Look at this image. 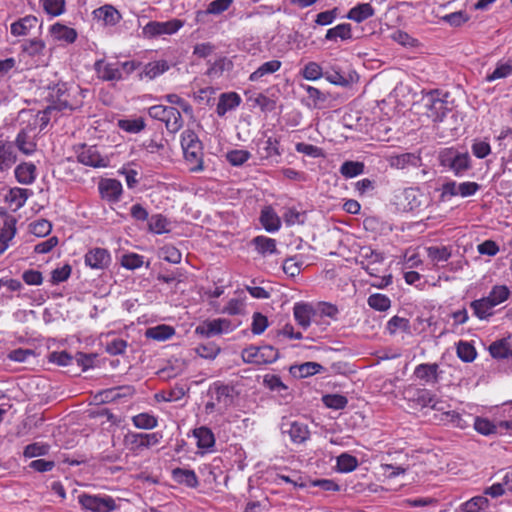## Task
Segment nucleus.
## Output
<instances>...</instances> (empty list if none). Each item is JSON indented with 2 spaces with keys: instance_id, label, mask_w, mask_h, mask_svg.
<instances>
[{
  "instance_id": "nucleus-1",
  "label": "nucleus",
  "mask_w": 512,
  "mask_h": 512,
  "mask_svg": "<svg viewBox=\"0 0 512 512\" xmlns=\"http://www.w3.org/2000/svg\"><path fill=\"white\" fill-rule=\"evenodd\" d=\"M87 90L79 86L68 87L66 83L59 82L50 87L48 100L50 104L45 109V114L60 111H74L83 106V99Z\"/></svg>"
},
{
  "instance_id": "nucleus-2",
  "label": "nucleus",
  "mask_w": 512,
  "mask_h": 512,
  "mask_svg": "<svg viewBox=\"0 0 512 512\" xmlns=\"http://www.w3.org/2000/svg\"><path fill=\"white\" fill-rule=\"evenodd\" d=\"M181 147L190 171L200 172L203 165V144L195 131L186 129L181 134Z\"/></svg>"
},
{
  "instance_id": "nucleus-3",
  "label": "nucleus",
  "mask_w": 512,
  "mask_h": 512,
  "mask_svg": "<svg viewBox=\"0 0 512 512\" xmlns=\"http://www.w3.org/2000/svg\"><path fill=\"white\" fill-rule=\"evenodd\" d=\"M148 115L165 124L169 133H177L184 124L180 111L173 106L153 105L148 108Z\"/></svg>"
},
{
  "instance_id": "nucleus-4",
  "label": "nucleus",
  "mask_w": 512,
  "mask_h": 512,
  "mask_svg": "<svg viewBox=\"0 0 512 512\" xmlns=\"http://www.w3.org/2000/svg\"><path fill=\"white\" fill-rule=\"evenodd\" d=\"M162 439L160 432L139 433L128 432L123 438L124 447L134 455L140 454L145 449L158 445Z\"/></svg>"
},
{
  "instance_id": "nucleus-5",
  "label": "nucleus",
  "mask_w": 512,
  "mask_h": 512,
  "mask_svg": "<svg viewBox=\"0 0 512 512\" xmlns=\"http://www.w3.org/2000/svg\"><path fill=\"white\" fill-rule=\"evenodd\" d=\"M241 356L246 363L265 365L275 362L279 352L271 345L249 346L242 350Z\"/></svg>"
},
{
  "instance_id": "nucleus-6",
  "label": "nucleus",
  "mask_w": 512,
  "mask_h": 512,
  "mask_svg": "<svg viewBox=\"0 0 512 512\" xmlns=\"http://www.w3.org/2000/svg\"><path fill=\"white\" fill-rule=\"evenodd\" d=\"M236 325H233L229 319L216 318L213 320H205L195 328L197 335L210 338L223 333L233 331Z\"/></svg>"
},
{
  "instance_id": "nucleus-7",
  "label": "nucleus",
  "mask_w": 512,
  "mask_h": 512,
  "mask_svg": "<svg viewBox=\"0 0 512 512\" xmlns=\"http://www.w3.org/2000/svg\"><path fill=\"white\" fill-rule=\"evenodd\" d=\"M423 105L427 110V116L434 122L443 121L449 108L447 102L440 98L438 91H431L423 97Z\"/></svg>"
},
{
  "instance_id": "nucleus-8",
  "label": "nucleus",
  "mask_w": 512,
  "mask_h": 512,
  "mask_svg": "<svg viewBox=\"0 0 512 512\" xmlns=\"http://www.w3.org/2000/svg\"><path fill=\"white\" fill-rule=\"evenodd\" d=\"M183 21L171 19L165 22L150 21L143 27V34L146 37L154 38L160 35H171L183 27Z\"/></svg>"
},
{
  "instance_id": "nucleus-9",
  "label": "nucleus",
  "mask_w": 512,
  "mask_h": 512,
  "mask_svg": "<svg viewBox=\"0 0 512 512\" xmlns=\"http://www.w3.org/2000/svg\"><path fill=\"white\" fill-rule=\"evenodd\" d=\"M81 506L91 512H111L116 508L115 501L111 497L83 494L79 496Z\"/></svg>"
},
{
  "instance_id": "nucleus-10",
  "label": "nucleus",
  "mask_w": 512,
  "mask_h": 512,
  "mask_svg": "<svg viewBox=\"0 0 512 512\" xmlns=\"http://www.w3.org/2000/svg\"><path fill=\"white\" fill-rule=\"evenodd\" d=\"M280 428L283 434L289 435L293 443H303L310 436V431L307 425L302 422L283 419Z\"/></svg>"
},
{
  "instance_id": "nucleus-11",
  "label": "nucleus",
  "mask_w": 512,
  "mask_h": 512,
  "mask_svg": "<svg viewBox=\"0 0 512 512\" xmlns=\"http://www.w3.org/2000/svg\"><path fill=\"white\" fill-rule=\"evenodd\" d=\"M94 70L97 77L102 81H120L123 79L118 63H110L104 59H99L94 63Z\"/></svg>"
},
{
  "instance_id": "nucleus-12",
  "label": "nucleus",
  "mask_w": 512,
  "mask_h": 512,
  "mask_svg": "<svg viewBox=\"0 0 512 512\" xmlns=\"http://www.w3.org/2000/svg\"><path fill=\"white\" fill-rule=\"evenodd\" d=\"M389 164L396 169L418 168L422 166L421 152H406L398 155L390 156Z\"/></svg>"
},
{
  "instance_id": "nucleus-13",
  "label": "nucleus",
  "mask_w": 512,
  "mask_h": 512,
  "mask_svg": "<svg viewBox=\"0 0 512 512\" xmlns=\"http://www.w3.org/2000/svg\"><path fill=\"white\" fill-rule=\"evenodd\" d=\"M209 393L211 398L216 401L218 406L227 408L231 406L235 398L234 387L216 382L211 386Z\"/></svg>"
},
{
  "instance_id": "nucleus-14",
  "label": "nucleus",
  "mask_w": 512,
  "mask_h": 512,
  "mask_svg": "<svg viewBox=\"0 0 512 512\" xmlns=\"http://www.w3.org/2000/svg\"><path fill=\"white\" fill-rule=\"evenodd\" d=\"M439 365L437 363H422L415 367L414 376L425 384H436L441 378Z\"/></svg>"
},
{
  "instance_id": "nucleus-15",
  "label": "nucleus",
  "mask_w": 512,
  "mask_h": 512,
  "mask_svg": "<svg viewBox=\"0 0 512 512\" xmlns=\"http://www.w3.org/2000/svg\"><path fill=\"white\" fill-rule=\"evenodd\" d=\"M110 262V253L104 248H93L85 255V264L93 269H105Z\"/></svg>"
},
{
  "instance_id": "nucleus-16",
  "label": "nucleus",
  "mask_w": 512,
  "mask_h": 512,
  "mask_svg": "<svg viewBox=\"0 0 512 512\" xmlns=\"http://www.w3.org/2000/svg\"><path fill=\"white\" fill-rule=\"evenodd\" d=\"M77 159L80 163L91 167H105L107 162L100 155L96 146H83L78 153Z\"/></svg>"
},
{
  "instance_id": "nucleus-17",
  "label": "nucleus",
  "mask_w": 512,
  "mask_h": 512,
  "mask_svg": "<svg viewBox=\"0 0 512 512\" xmlns=\"http://www.w3.org/2000/svg\"><path fill=\"white\" fill-rule=\"evenodd\" d=\"M98 188L102 198L110 202L119 201L122 194V184L116 179H102Z\"/></svg>"
},
{
  "instance_id": "nucleus-18",
  "label": "nucleus",
  "mask_w": 512,
  "mask_h": 512,
  "mask_svg": "<svg viewBox=\"0 0 512 512\" xmlns=\"http://www.w3.org/2000/svg\"><path fill=\"white\" fill-rule=\"evenodd\" d=\"M314 314L315 310L309 303L298 302L293 307L295 321L304 330L310 326L311 318Z\"/></svg>"
},
{
  "instance_id": "nucleus-19",
  "label": "nucleus",
  "mask_w": 512,
  "mask_h": 512,
  "mask_svg": "<svg viewBox=\"0 0 512 512\" xmlns=\"http://www.w3.org/2000/svg\"><path fill=\"white\" fill-rule=\"evenodd\" d=\"M241 104V97L236 92L222 93L216 107V113L223 117L228 111L236 109Z\"/></svg>"
},
{
  "instance_id": "nucleus-20",
  "label": "nucleus",
  "mask_w": 512,
  "mask_h": 512,
  "mask_svg": "<svg viewBox=\"0 0 512 512\" xmlns=\"http://www.w3.org/2000/svg\"><path fill=\"white\" fill-rule=\"evenodd\" d=\"M233 0H214L209 3L206 10H199L196 12L195 20L197 23H205V18L209 14L219 15L228 10Z\"/></svg>"
},
{
  "instance_id": "nucleus-21",
  "label": "nucleus",
  "mask_w": 512,
  "mask_h": 512,
  "mask_svg": "<svg viewBox=\"0 0 512 512\" xmlns=\"http://www.w3.org/2000/svg\"><path fill=\"white\" fill-rule=\"evenodd\" d=\"M260 223L270 233L278 231L281 227V219L271 206H265L262 209Z\"/></svg>"
},
{
  "instance_id": "nucleus-22",
  "label": "nucleus",
  "mask_w": 512,
  "mask_h": 512,
  "mask_svg": "<svg viewBox=\"0 0 512 512\" xmlns=\"http://www.w3.org/2000/svg\"><path fill=\"white\" fill-rule=\"evenodd\" d=\"M38 24V18L33 15H27L13 22L10 27L11 34L15 37L26 36L31 29Z\"/></svg>"
},
{
  "instance_id": "nucleus-23",
  "label": "nucleus",
  "mask_w": 512,
  "mask_h": 512,
  "mask_svg": "<svg viewBox=\"0 0 512 512\" xmlns=\"http://www.w3.org/2000/svg\"><path fill=\"white\" fill-rule=\"evenodd\" d=\"M282 66L281 61L273 59L262 63L254 72L249 76L251 82H258L264 80L265 77L279 71Z\"/></svg>"
},
{
  "instance_id": "nucleus-24",
  "label": "nucleus",
  "mask_w": 512,
  "mask_h": 512,
  "mask_svg": "<svg viewBox=\"0 0 512 512\" xmlns=\"http://www.w3.org/2000/svg\"><path fill=\"white\" fill-rule=\"evenodd\" d=\"M17 156L11 143L0 140V172L8 171L16 162Z\"/></svg>"
},
{
  "instance_id": "nucleus-25",
  "label": "nucleus",
  "mask_w": 512,
  "mask_h": 512,
  "mask_svg": "<svg viewBox=\"0 0 512 512\" xmlns=\"http://www.w3.org/2000/svg\"><path fill=\"white\" fill-rule=\"evenodd\" d=\"M95 18L102 20L105 25L114 26L121 20V14L112 5H103L93 12Z\"/></svg>"
},
{
  "instance_id": "nucleus-26",
  "label": "nucleus",
  "mask_w": 512,
  "mask_h": 512,
  "mask_svg": "<svg viewBox=\"0 0 512 512\" xmlns=\"http://www.w3.org/2000/svg\"><path fill=\"white\" fill-rule=\"evenodd\" d=\"M495 306L487 297H483L477 300H474L470 303V308L473 311V314L479 320H488L489 317L493 315V308Z\"/></svg>"
},
{
  "instance_id": "nucleus-27",
  "label": "nucleus",
  "mask_w": 512,
  "mask_h": 512,
  "mask_svg": "<svg viewBox=\"0 0 512 512\" xmlns=\"http://www.w3.org/2000/svg\"><path fill=\"white\" fill-rule=\"evenodd\" d=\"M50 33L54 39L66 43H73L77 39V31L61 23L53 24L50 28Z\"/></svg>"
},
{
  "instance_id": "nucleus-28",
  "label": "nucleus",
  "mask_w": 512,
  "mask_h": 512,
  "mask_svg": "<svg viewBox=\"0 0 512 512\" xmlns=\"http://www.w3.org/2000/svg\"><path fill=\"white\" fill-rule=\"evenodd\" d=\"M30 195H32L31 190L14 187L10 189L6 196V202L10 205H14L13 211H17L25 205Z\"/></svg>"
},
{
  "instance_id": "nucleus-29",
  "label": "nucleus",
  "mask_w": 512,
  "mask_h": 512,
  "mask_svg": "<svg viewBox=\"0 0 512 512\" xmlns=\"http://www.w3.org/2000/svg\"><path fill=\"white\" fill-rule=\"evenodd\" d=\"M15 177L21 184H32L36 178V166L28 162L19 164L15 169Z\"/></svg>"
},
{
  "instance_id": "nucleus-30",
  "label": "nucleus",
  "mask_w": 512,
  "mask_h": 512,
  "mask_svg": "<svg viewBox=\"0 0 512 512\" xmlns=\"http://www.w3.org/2000/svg\"><path fill=\"white\" fill-rule=\"evenodd\" d=\"M172 478L178 484H184L190 488H196L199 485L198 477L193 470L175 468L172 470Z\"/></svg>"
},
{
  "instance_id": "nucleus-31",
  "label": "nucleus",
  "mask_w": 512,
  "mask_h": 512,
  "mask_svg": "<svg viewBox=\"0 0 512 512\" xmlns=\"http://www.w3.org/2000/svg\"><path fill=\"white\" fill-rule=\"evenodd\" d=\"M193 435L197 439L199 449L209 450L215 445V436L211 429L201 426L193 430Z\"/></svg>"
},
{
  "instance_id": "nucleus-32",
  "label": "nucleus",
  "mask_w": 512,
  "mask_h": 512,
  "mask_svg": "<svg viewBox=\"0 0 512 512\" xmlns=\"http://www.w3.org/2000/svg\"><path fill=\"white\" fill-rule=\"evenodd\" d=\"M359 257L361 258L360 263L365 270H369L370 265L382 264L384 261L383 254L370 247L361 248Z\"/></svg>"
},
{
  "instance_id": "nucleus-33",
  "label": "nucleus",
  "mask_w": 512,
  "mask_h": 512,
  "mask_svg": "<svg viewBox=\"0 0 512 512\" xmlns=\"http://www.w3.org/2000/svg\"><path fill=\"white\" fill-rule=\"evenodd\" d=\"M15 225L16 219L14 217L5 220L4 227L0 230V255L8 248V242L15 236Z\"/></svg>"
},
{
  "instance_id": "nucleus-34",
  "label": "nucleus",
  "mask_w": 512,
  "mask_h": 512,
  "mask_svg": "<svg viewBox=\"0 0 512 512\" xmlns=\"http://www.w3.org/2000/svg\"><path fill=\"white\" fill-rule=\"evenodd\" d=\"M175 334V329L166 324L150 327L146 330L145 336L156 341H165Z\"/></svg>"
},
{
  "instance_id": "nucleus-35",
  "label": "nucleus",
  "mask_w": 512,
  "mask_h": 512,
  "mask_svg": "<svg viewBox=\"0 0 512 512\" xmlns=\"http://www.w3.org/2000/svg\"><path fill=\"white\" fill-rule=\"evenodd\" d=\"M352 38V28L349 23H341L330 28L326 32L325 39L329 41H337L338 39L345 41Z\"/></svg>"
},
{
  "instance_id": "nucleus-36",
  "label": "nucleus",
  "mask_w": 512,
  "mask_h": 512,
  "mask_svg": "<svg viewBox=\"0 0 512 512\" xmlns=\"http://www.w3.org/2000/svg\"><path fill=\"white\" fill-rule=\"evenodd\" d=\"M446 421L450 423L453 427L465 429L472 425V421L474 420V416L469 413H459L456 411L445 412Z\"/></svg>"
},
{
  "instance_id": "nucleus-37",
  "label": "nucleus",
  "mask_w": 512,
  "mask_h": 512,
  "mask_svg": "<svg viewBox=\"0 0 512 512\" xmlns=\"http://www.w3.org/2000/svg\"><path fill=\"white\" fill-rule=\"evenodd\" d=\"M374 15V9L369 3L358 4L351 8L347 18L355 22H362Z\"/></svg>"
},
{
  "instance_id": "nucleus-38",
  "label": "nucleus",
  "mask_w": 512,
  "mask_h": 512,
  "mask_svg": "<svg viewBox=\"0 0 512 512\" xmlns=\"http://www.w3.org/2000/svg\"><path fill=\"white\" fill-rule=\"evenodd\" d=\"M169 64L166 60H159L149 62L144 66L143 72L140 74V77H147L149 79H154L157 76L165 73L169 69Z\"/></svg>"
},
{
  "instance_id": "nucleus-39",
  "label": "nucleus",
  "mask_w": 512,
  "mask_h": 512,
  "mask_svg": "<svg viewBox=\"0 0 512 512\" xmlns=\"http://www.w3.org/2000/svg\"><path fill=\"white\" fill-rule=\"evenodd\" d=\"M489 500L485 496H475L461 505L463 512H488Z\"/></svg>"
},
{
  "instance_id": "nucleus-40",
  "label": "nucleus",
  "mask_w": 512,
  "mask_h": 512,
  "mask_svg": "<svg viewBox=\"0 0 512 512\" xmlns=\"http://www.w3.org/2000/svg\"><path fill=\"white\" fill-rule=\"evenodd\" d=\"M252 243L255 245L256 250L261 255L277 253L275 239L261 235L253 238Z\"/></svg>"
},
{
  "instance_id": "nucleus-41",
  "label": "nucleus",
  "mask_w": 512,
  "mask_h": 512,
  "mask_svg": "<svg viewBox=\"0 0 512 512\" xmlns=\"http://www.w3.org/2000/svg\"><path fill=\"white\" fill-rule=\"evenodd\" d=\"M170 221L162 214L152 215L149 219V230L156 234H163L170 231Z\"/></svg>"
},
{
  "instance_id": "nucleus-42",
  "label": "nucleus",
  "mask_w": 512,
  "mask_h": 512,
  "mask_svg": "<svg viewBox=\"0 0 512 512\" xmlns=\"http://www.w3.org/2000/svg\"><path fill=\"white\" fill-rule=\"evenodd\" d=\"M263 152L261 153V157L264 159H274L281 156V151L279 149L280 142L277 138L269 137L267 140L262 142Z\"/></svg>"
},
{
  "instance_id": "nucleus-43",
  "label": "nucleus",
  "mask_w": 512,
  "mask_h": 512,
  "mask_svg": "<svg viewBox=\"0 0 512 512\" xmlns=\"http://www.w3.org/2000/svg\"><path fill=\"white\" fill-rule=\"evenodd\" d=\"M489 352L493 358L506 359L512 357V350L505 339L493 342L489 347Z\"/></svg>"
},
{
  "instance_id": "nucleus-44",
  "label": "nucleus",
  "mask_w": 512,
  "mask_h": 512,
  "mask_svg": "<svg viewBox=\"0 0 512 512\" xmlns=\"http://www.w3.org/2000/svg\"><path fill=\"white\" fill-rule=\"evenodd\" d=\"M472 425L478 433L485 436L498 433V426L487 418L474 417Z\"/></svg>"
},
{
  "instance_id": "nucleus-45",
  "label": "nucleus",
  "mask_w": 512,
  "mask_h": 512,
  "mask_svg": "<svg viewBox=\"0 0 512 512\" xmlns=\"http://www.w3.org/2000/svg\"><path fill=\"white\" fill-rule=\"evenodd\" d=\"M133 425L138 429L150 430L158 425L157 418L148 413H140L132 417Z\"/></svg>"
},
{
  "instance_id": "nucleus-46",
  "label": "nucleus",
  "mask_w": 512,
  "mask_h": 512,
  "mask_svg": "<svg viewBox=\"0 0 512 512\" xmlns=\"http://www.w3.org/2000/svg\"><path fill=\"white\" fill-rule=\"evenodd\" d=\"M43 10L50 16H60L65 12V0H40Z\"/></svg>"
},
{
  "instance_id": "nucleus-47",
  "label": "nucleus",
  "mask_w": 512,
  "mask_h": 512,
  "mask_svg": "<svg viewBox=\"0 0 512 512\" xmlns=\"http://www.w3.org/2000/svg\"><path fill=\"white\" fill-rule=\"evenodd\" d=\"M16 146L26 155H31L36 150V143L33 142L25 130H21L16 137Z\"/></svg>"
},
{
  "instance_id": "nucleus-48",
  "label": "nucleus",
  "mask_w": 512,
  "mask_h": 512,
  "mask_svg": "<svg viewBox=\"0 0 512 512\" xmlns=\"http://www.w3.org/2000/svg\"><path fill=\"white\" fill-rule=\"evenodd\" d=\"M364 163L359 161H345L340 167V173L346 178L356 177L364 172Z\"/></svg>"
},
{
  "instance_id": "nucleus-49",
  "label": "nucleus",
  "mask_w": 512,
  "mask_h": 512,
  "mask_svg": "<svg viewBox=\"0 0 512 512\" xmlns=\"http://www.w3.org/2000/svg\"><path fill=\"white\" fill-rule=\"evenodd\" d=\"M357 466V458L348 453H342L337 457V468L342 473L352 472Z\"/></svg>"
},
{
  "instance_id": "nucleus-50",
  "label": "nucleus",
  "mask_w": 512,
  "mask_h": 512,
  "mask_svg": "<svg viewBox=\"0 0 512 512\" xmlns=\"http://www.w3.org/2000/svg\"><path fill=\"white\" fill-rule=\"evenodd\" d=\"M510 295V290L505 285H496L494 286L487 298L493 303V305L496 307L497 305L503 303L508 299Z\"/></svg>"
},
{
  "instance_id": "nucleus-51",
  "label": "nucleus",
  "mask_w": 512,
  "mask_h": 512,
  "mask_svg": "<svg viewBox=\"0 0 512 512\" xmlns=\"http://www.w3.org/2000/svg\"><path fill=\"white\" fill-rule=\"evenodd\" d=\"M368 305L378 311H386L391 306V300L384 294L375 293L368 297Z\"/></svg>"
},
{
  "instance_id": "nucleus-52",
  "label": "nucleus",
  "mask_w": 512,
  "mask_h": 512,
  "mask_svg": "<svg viewBox=\"0 0 512 512\" xmlns=\"http://www.w3.org/2000/svg\"><path fill=\"white\" fill-rule=\"evenodd\" d=\"M251 158V153L247 150L234 149L226 154L227 161L232 166H241Z\"/></svg>"
},
{
  "instance_id": "nucleus-53",
  "label": "nucleus",
  "mask_w": 512,
  "mask_h": 512,
  "mask_svg": "<svg viewBox=\"0 0 512 512\" xmlns=\"http://www.w3.org/2000/svg\"><path fill=\"white\" fill-rule=\"evenodd\" d=\"M471 168V158L467 152L461 153L457 151L455 159V167L453 173L456 176H462Z\"/></svg>"
},
{
  "instance_id": "nucleus-54",
  "label": "nucleus",
  "mask_w": 512,
  "mask_h": 512,
  "mask_svg": "<svg viewBox=\"0 0 512 512\" xmlns=\"http://www.w3.org/2000/svg\"><path fill=\"white\" fill-rule=\"evenodd\" d=\"M195 350L200 357L212 360L217 357L221 348L213 342H208L198 345Z\"/></svg>"
},
{
  "instance_id": "nucleus-55",
  "label": "nucleus",
  "mask_w": 512,
  "mask_h": 512,
  "mask_svg": "<svg viewBox=\"0 0 512 512\" xmlns=\"http://www.w3.org/2000/svg\"><path fill=\"white\" fill-rule=\"evenodd\" d=\"M457 355L464 362H472L476 358L474 346L468 342L460 341L457 345Z\"/></svg>"
},
{
  "instance_id": "nucleus-56",
  "label": "nucleus",
  "mask_w": 512,
  "mask_h": 512,
  "mask_svg": "<svg viewBox=\"0 0 512 512\" xmlns=\"http://www.w3.org/2000/svg\"><path fill=\"white\" fill-rule=\"evenodd\" d=\"M322 401L326 407L335 410L344 409L348 403L347 398L340 394L324 395Z\"/></svg>"
},
{
  "instance_id": "nucleus-57",
  "label": "nucleus",
  "mask_w": 512,
  "mask_h": 512,
  "mask_svg": "<svg viewBox=\"0 0 512 512\" xmlns=\"http://www.w3.org/2000/svg\"><path fill=\"white\" fill-rule=\"evenodd\" d=\"M386 329L391 335L396 334L399 330L407 332L410 329L409 320L407 318L393 316L388 321Z\"/></svg>"
},
{
  "instance_id": "nucleus-58",
  "label": "nucleus",
  "mask_w": 512,
  "mask_h": 512,
  "mask_svg": "<svg viewBox=\"0 0 512 512\" xmlns=\"http://www.w3.org/2000/svg\"><path fill=\"white\" fill-rule=\"evenodd\" d=\"M119 127L128 133H139L144 130L146 124L142 118L120 120Z\"/></svg>"
},
{
  "instance_id": "nucleus-59",
  "label": "nucleus",
  "mask_w": 512,
  "mask_h": 512,
  "mask_svg": "<svg viewBox=\"0 0 512 512\" xmlns=\"http://www.w3.org/2000/svg\"><path fill=\"white\" fill-rule=\"evenodd\" d=\"M30 232L37 237H45L52 230V224L46 219H39L29 225Z\"/></svg>"
},
{
  "instance_id": "nucleus-60",
  "label": "nucleus",
  "mask_w": 512,
  "mask_h": 512,
  "mask_svg": "<svg viewBox=\"0 0 512 512\" xmlns=\"http://www.w3.org/2000/svg\"><path fill=\"white\" fill-rule=\"evenodd\" d=\"M49 445L35 442L25 447L23 455L25 458L44 456L49 452Z\"/></svg>"
},
{
  "instance_id": "nucleus-61",
  "label": "nucleus",
  "mask_w": 512,
  "mask_h": 512,
  "mask_svg": "<svg viewBox=\"0 0 512 512\" xmlns=\"http://www.w3.org/2000/svg\"><path fill=\"white\" fill-rule=\"evenodd\" d=\"M512 74V64L511 63H500L496 66L495 70L486 76V80L488 82H493L497 79L506 78L507 76Z\"/></svg>"
},
{
  "instance_id": "nucleus-62",
  "label": "nucleus",
  "mask_w": 512,
  "mask_h": 512,
  "mask_svg": "<svg viewBox=\"0 0 512 512\" xmlns=\"http://www.w3.org/2000/svg\"><path fill=\"white\" fill-rule=\"evenodd\" d=\"M144 257L136 253L124 254L121 258V265L129 270H135L143 265Z\"/></svg>"
},
{
  "instance_id": "nucleus-63",
  "label": "nucleus",
  "mask_w": 512,
  "mask_h": 512,
  "mask_svg": "<svg viewBox=\"0 0 512 512\" xmlns=\"http://www.w3.org/2000/svg\"><path fill=\"white\" fill-rule=\"evenodd\" d=\"M456 154L457 150L453 148H447L441 151L439 154L440 165L444 168L450 169L453 172L455 167Z\"/></svg>"
},
{
  "instance_id": "nucleus-64",
  "label": "nucleus",
  "mask_w": 512,
  "mask_h": 512,
  "mask_svg": "<svg viewBox=\"0 0 512 512\" xmlns=\"http://www.w3.org/2000/svg\"><path fill=\"white\" fill-rule=\"evenodd\" d=\"M471 151L478 159H484L491 153V146L487 141L475 139Z\"/></svg>"
}]
</instances>
